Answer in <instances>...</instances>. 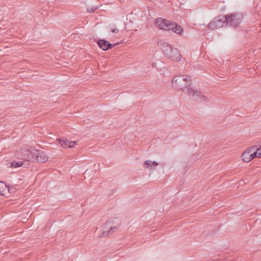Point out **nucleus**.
<instances>
[{
    "instance_id": "obj_23",
    "label": "nucleus",
    "mask_w": 261,
    "mask_h": 261,
    "mask_svg": "<svg viewBox=\"0 0 261 261\" xmlns=\"http://www.w3.org/2000/svg\"><path fill=\"white\" fill-rule=\"evenodd\" d=\"M118 221H119V222L118 223V224H117V225H118V226H119V225H120V221H119V219H118Z\"/></svg>"
},
{
    "instance_id": "obj_7",
    "label": "nucleus",
    "mask_w": 261,
    "mask_h": 261,
    "mask_svg": "<svg viewBox=\"0 0 261 261\" xmlns=\"http://www.w3.org/2000/svg\"><path fill=\"white\" fill-rule=\"evenodd\" d=\"M97 43L99 47L105 51L111 49L117 45L119 44L118 42L114 44L110 43L109 41L105 39H100Z\"/></svg>"
},
{
    "instance_id": "obj_20",
    "label": "nucleus",
    "mask_w": 261,
    "mask_h": 261,
    "mask_svg": "<svg viewBox=\"0 0 261 261\" xmlns=\"http://www.w3.org/2000/svg\"><path fill=\"white\" fill-rule=\"evenodd\" d=\"M257 152H258V158H261V147L257 149Z\"/></svg>"
},
{
    "instance_id": "obj_12",
    "label": "nucleus",
    "mask_w": 261,
    "mask_h": 261,
    "mask_svg": "<svg viewBox=\"0 0 261 261\" xmlns=\"http://www.w3.org/2000/svg\"><path fill=\"white\" fill-rule=\"evenodd\" d=\"M98 8V6H93V7H91L90 8H88L87 9V11L89 12V13H93L94 12H95L97 9Z\"/></svg>"
},
{
    "instance_id": "obj_19",
    "label": "nucleus",
    "mask_w": 261,
    "mask_h": 261,
    "mask_svg": "<svg viewBox=\"0 0 261 261\" xmlns=\"http://www.w3.org/2000/svg\"><path fill=\"white\" fill-rule=\"evenodd\" d=\"M111 32L113 33H117L119 32V30L117 28H114V29L112 28L111 29Z\"/></svg>"
},
{
    "instance_id": "obj_22",
    "label": "nucleus",
    "mask_w": 261,
    "mask_h": 261,
    "mask_svg": "<svg viewBox=\"0 0 261 261\" xmlns=\"http://www.w3.org/2000/svg\"><path fill=\"white\" fill-rule=\"evenodd\" d=\"M4 192L3 190H2V188H0V195H4L3 192Z\"/></svg>"
},
{
    "instance_id": "obj_5",
    "label": "nucleus",
    "mask_w": 261,
    "mask_h": 261,
    "mask_svg": "<svg viewBox=\"0 0 261 261\" xmlns=\"http://www.w3.org/2000/svg\"><path fill=\"white\" fill-rule=\"evenodd\" d=\"M225 15H219L213 19L208 24V28L211 30L217 29L226 25Z\"/></svg>"
},
{
    "instance_id": "obj_18",
    "label": "nucleus",
    "mask_w": 261,
    "mask_h": 261,
    "mask_svg": "<svg viewBox=\"0 0 261 261\" xmlns=\"http://www.w3.org/2000/svg\"><path fill=\"white\" fill-rule=\"evenodd\" d=\"M118 218H111L108 220L106 222V224L108 225L109 223H112L114 220H117Z\"/></svg>"
},
{
    "instance_id": "obj_1",
    "label": "nucleus",
    "mask_w": 261,
    "mask_h": 261,
    "mask_svg": "<svg viewBox=\"0 0 261 261\" xmlns=\"http://www.w3.org/2000/svg\"><path fill=\"white\" fill-rule=\"evenodd\" d=\"M191 83V80L190 76L183 74L174 76L172 81V85L174 88L182 90L183 92L187 90L189 95H196L198 98H202L204 101H207V98L201 92L195 91L190 87Z\"/></svg>"
},
{
    "instance_id": "obj_9",
    "label": "nucleus",
    "mask_w": 261,
    "mask_h": 261,
    "mask_svg": "<svg viewBox=\"0 0 261 261\" xmlns=\"http://www.w3.org/2000/svg\"><path fill=\"white\" fill-rule=\"evenodd\" d=\"M48 156L45 153L39 152L38 155H37L36 161L40 163H44L48 160Z\"/></svg>"
},
{
    "instance_id": "obj_13",
    "label": "nucleus",
    "mask_w": 261,
    "mask_h": 261,
    "mask_svg": "<svg viewBox=\"0 0 261 261\" xmlns=\"http://www.w3.org/2000/svg\"><path fill=\"white\" fill-rule=\"evenodd\" d=\"M118 226V225H117V226H114L113 227H111L110 229L108 230L110 234H112L117 228Z\"/></svg>"
},
{
    "instance_id": "obj_16",
    "label": "nucleus",
    "mask_w": 261,
    "mask_h": 261,
    "mask_svg": "<svg viewBox=\"0 0 261 261\" xmlns=\"http://www.w3.org/2000/svg\"><path fill=\"white\" fill-rule=\"evenodd\" d=\"M110 234L109 232L108 231H105L102 232V233L99 236L100 237H105L108 236Z\"/></svg>"
},
{
    "instance_id": "obj_4",
    "label": "nucleus",
    "mask_w": 261,
    "mask_h": 261,
    "mask_svg": "<svg viewBox=\"0 0 261 261\" xmlns=\"http://www.w3.org/2000/svg\"><path fill=\"white\" fill-rule=\"evenodd\" d=\"M243 18V15L240 13H232L226 15V25L233 28L239 27Z\"/></svg>"
},
{
    "instance_id": "obj_2",
    "label": "nucleus",
    "mask_w": 261,
    "mask_h": 261,
    "mask_svg": "<svg viewBox=\"0 0 261 261\" xmlns=\"http://www.w3.org/2000/svg\"><path fill=\"white\" fill-rule=\"evenodd\" d=\"M154 23L161 30L172 31L178 35H181L183 32V28L180 25L167 19L159 17L155 19Z\"/></svg>"
},
{
    "instance_id": "obj_3",
    "label": "nucleus",
    "mask_w": 261,
    "mask_h": 261,
    "mask_svg": "<svg viewBox=\"0 0 261 261\" xmlns=\"http://www.w3.org/2000/svg\"><path fill=\"white\" fill-rule=\"evenodd\" d=\"M160 46L164 55L169 59L176 62L180 60L182 56L177 48L173 47L167 42L161 43Z\"/></svg>"
},
{
    "instance_id": "obj_21",
    "label": "nucleus",
    "mask_w": 261,
    "mask_h": 261,
    "mask_svg": "<svg viewBox=\"0 0 261 261\" xmlns=\"http://www.w3.org/2000/svg\"><path fill=\"white\" fill-rule=\"evenodd\" d=\"M151 164H152V165H154V166H158L159 165V163L155 161H153L152 162H151Z\"/></svg>"
},
{
    "instance_id": "obj_8",
    "label": "nucleus",
    "mask_w": 261,
    "mask_h": 261,
    "mask_svg": "<svg viewBox=\"0 0 261 261\" xmlns=\"http://www.w3.org/2000/svg\"><path fill=\"white\" fill-rule=\"evenodd\" d=\"M57 141L60 144L63 148H73L76 144L75 141H71L66 138H58Z\"/></svg>"
},
{
    "instance_id": "obj_11",
    "label": "nucleus",
    "mask_w": 261,
    "mask_h": 261,
    "mask_svg": "<svg viewBox=\"0 0 261 261\" xmlns=\"http://www.w3.org/2000/svg\"><path fill=\"white\" fill-rule=\"evenodd\" d=\"M23 165H27L28 164H25V161H13L12 162L10 163V167L11 168H17L19 167H21L23 166Z\"/></svg>"
},
{
    "instance_id": "obj_10",
    "label": "nucleus",
    "mask_w": 261,
    "mask_h": 261,
    "mask_svg": "<svg viewBox=\"0 0 261 261\" xmlns=\"http://www.w3.org/2000/svg\"><path fill=\"white\" fill-rule=\"evenodd\" d=\"M250 152V151H244L242 154V160L244 162H249L252 160Z\"/></svg>"
},
{
    "instance_id": "obj_15",
    "label": "nucleus",
    "mask_w": 261,
    "mask_h": 261,
    "mask_svg": "<svg viewBox=\"0 0 261 261\" xmlns=\"http://www.w3.org/2000/svg\"><path fill=\"white\" fill-rule=\"evenodd\" d=\"M6 187L8 188V191L10 193H13L15 191V187L14 186H11L10 187H9V186H7L6 185Z\"/></svg>"
},
{
    "instance_id": "obj_17",
    "label": "nucleus",
    "mask_w": 261,
    "mask_h": 261,
    "mask_svg": "<svg viewBox=\"0 0 261 261\" xmlns=\"http://www.w3.org/2000/svg\"><path fill=\"white\" fill-rule=\"evenodd\" d=\"M250 154L251 155V156L252 160L254 159L256 157H258V152H257V150L252 153H250Z\"/></svg>"
},
{
    "instance_id": "obj_14",
    "label": "nucleus",
    "mask_w": 261,
    "mask_h": 261,
    "mask_svg": "<svg viewBox=\"0 0 261 261\" xmlns=\"http://www.w3.org/2000/svg\"><path fill=\"white\" fill-rule=\"evenodd\" d=\"M152 166L151 162L150 161H146L144 162V166L145 168H148Z\"/></svg>"
},
{
    "instance_id": "obj_6",
    "label": "nucleus",
    "mask_w": 261,
    "mask_h": 261,
    "mask_svg": "<svg viewBox=\"0 0 261 261\" xmlns=\"http://www.w3.org/2000/svg\"><path fill=\"white\" fill-rule=\"evenodd\" d=\"M21 153L22 154L21 156L24 160L25 163L31 161L34 162L36 161L37 155L39 154V151L38 150H30L29 149L22 150Z\"/></svg>"
}]
</instances>
